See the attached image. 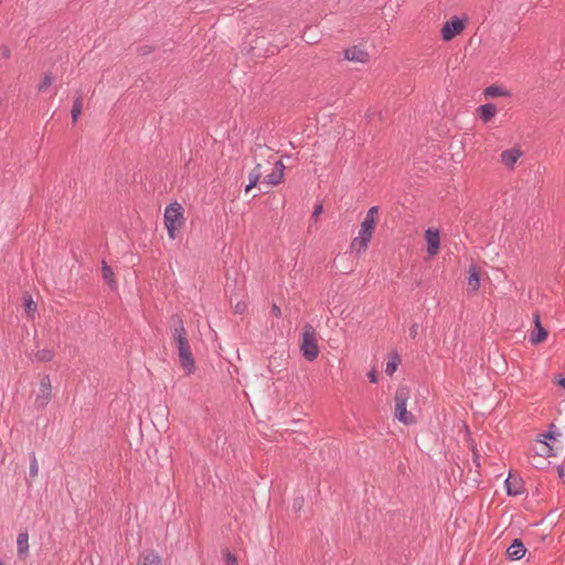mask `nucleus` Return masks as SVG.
<instances>
[{
  "mask_svg": "<svg viewBox=\"0 0 565 565\" xmlns=\"http://www.w3.org/2000/svg\"><path fill=\"white\" fill-rule=\"evenodd\" d=\"M163 218L169 238L175 239L178 232L185 223L183 206L178 202L169 204L164 210Z\"/></svg>",
  "mask_w": 565,
  "mask_h": 565,
  "instance_id": "1",
  "label": "nucleus"
},
{
  "mask_svg": "<svg viewBox=\"0 0 565 565\" xmlns=\"http://www.w3.org/2000/svg\"><path fill=\"white\" fill-rule=\"evenodd\" d=\"M411 397V388L407 385H399L396 390L395 402V418L404 425H412L416 423L414 414L407 411V402Z\"/></svg>",
  "mask_w": 565,
  "mask_h": 565,
  "instance_id": "2",
  "label": "nucleus"
},
{
  "mask_svg": "<svg viewBox=\"0 0 565 565\" xmlns=\"http://www.w3.org/2000/svg\"><path fill=\"white\" fill-rule=\"evenodd\" d=\"M300 350L308 361H313L319 355L318 334L316 329L309 323L302 328Z\"/></svg>",
  "mask_w": 565,
  "mask_h": 565,
  "instance_id": "3",
  "label": "nucleus"
},
{
  "mask_svg": "<svg viewBox=\"0 0 565 565\" xmlns=\"http://www.w3.org/2000/svg\"><path fill=\"white\" fill-rule=\"evenodd\" d=\"M467 19H461L459 17H452L450 20L445 22L441 28V39L446 42L451 41L454 38L459 35L466 28Z\"/></svg>",
  "mask_w": 565,
  "mask_h": 565,
  "instance_id": "4",
  "label": "nucleus"
},
{
  "mask_svg": "<svg viewBox=\"0 0 565 565\" xmlns=\"http://www.w3.org/2000/svg\"><path fill=\"white\" fill-rule=\"evenodd\" d=\"M52 398V382L49 375L41 377L39 391L36 393L34 404L38 408H44Z\"/></svg>",
  "mask_w": 565,
  "mask_h": 565,
  "instance_id": "5",
  "label": "nucleus"
},
{
  "mask_svg": "<svg viewBox=\"0 0 565 565\" xmlns=\"http://www.w3.org/2000/svg\"><path fill=\"white\" fill-rule=\"evenodd\" d=\"M377 213L379 207L372 206L367 210L366 215L361 223V228L359 231V235L367 237L370 241L372 239L376 223H377Z\"/></svg>",
  "mask_w": 565,
  "mask_h": 565,
  "instance_id": "6",
  "label": "nucleus"
},
{
  "mask_svg": "<svg viewBox=\"0 0 565 565\" xmlns=\"http://www.w3.org/2000/svg\"><path fill=\"white\" fill-rule=\"evenodd\" d=\"M523 151L519 146L505 149L500 153V162L507 169L513 170L519 159L522 157Z\"/></svg>",
  "mask_w": 565,
  "mask_h": 565,
  "instance_id": "7",
  "label": "nucleus"
},
{
  "mask_svg": "<svg viewBox=\"0 0 565 565\" xmlns=\"http://www.w3.org/2000/svg\"><path fill=\"white\" fill-rule=\"evenodd\" d=\"M179 362L186 375L195 372V360L191 350V345L178 350Z\"/></svg>",
  "mask_w": 565,
  "mask_h": 565,
  "instance_id": "8",
  "label": "nucleus"
},
{
  "mask_svg": "<svg viewBox=\"0 0 565 565\" xmlns=\"http://www.w3.org/2000/svg\"><path fill=\"white\" fill-rule=\"evenodd\" d=\"M535 452L541 457L557 456L563 452L561 445H551L545 438L541 437L536 440Z\"/></svg>",
  "mask_w": 565,
  "mask_h": 565,
  "instance_id": "9",
  "label": "nucleus"
},
{
  "mask_svg": "<svg viewBox=\"0 0 565 565\" xmlns=\"http://www.w3.org/2000/svg\"><path fill=\"white\" fill-rule=\"evenodd\" d=\"M344 58L353 62L365 64L370 60V54L362 45H353L344 51Z\"/></svg>",
  "mask_w": 565,
  "mask_h": 565,
  "instance_id": "10",
  "label": "nucleus"
},
{
  "mask_svg": "<svg viewBox=\"0 0 565 565\" xmlns=\"http://www.w3.org/2000/svg\"><path fill=\"white\" fill-rule=\"evenodd\" d=\"M425 239L427 243V254L429 257H435L440 248V234L436 228H428L425 232Z\"/></svg>",
  "mask_w": 565,
  "mask_h": 565,
  "instance_id": "11",
  "label": "nucleus"
},
{
  "mask_svg": "<svg viewBox=\"0 0 565 565\" xmlns=\"http://www.w3.org/2000/svg\"><path fill=\"white\" fill-rule=\"evenodd\" d=\"M172 340L177 350L190 347L188 332L181 320L178 321L172 330Z\"/></svg>",
  "mask_w": 565,
  "mask_h": 565,
  "instance_id": "12",
  "label": "nucleus"
},
{
  "mask_svg": "<svg viewBox=\"0 0 565 565\" xmlns=\"http://www.w3.org/2000/svg\"><path fill=\"white\" fill-rule=\"evenodd\" d=\"M285 166L281 161L274 163L273 170L268 173L264 180V183L268 185H277L284 180Z\"/></svg>",
  "mask_w": 565,
  "mask_h": 565,
  "instance_id": "13",
  "label": "nucleus"
},
{
  "mask_svg": "<svg viewBox=\"0 0 565 565\" xmlns=\"http://www.w3.org/2000/svg\"><path fill=\"white\" fill-rule=\"evenodd\" d=\"M467 285L468 289L476 294L480 288V280H481V271L480 268L476 265H471L468 269V278H467Z\"/></svg>",
  "mask_w": 565,
  "mask_h": 565,
  "instance_id": "14",
  "label": "nucleus"
},
{
  "mask_svg": "<svg viewBox=\"0 0 565 565\" xmlns=\"http://www.w3.org/2000/svg\"><path fill=\"white\" fill-rule=\"evenodd\" d=\"M477 115L484 122L491 121L498 114V109L493 104H484L477 108Z\"/></svg>",
  "mask_w": 565,
  "mask_h": 565,
  "instance_id": "15",
  "label": "nucleus"
},
{
  "mask_svg": "<svg viewBox=\"0 0 565 565\" xmlns=\"http://www.w3.org/2000/svg\"><path fill=\"white\" fill-rule=\"evenodd\" d=\"M535 329L530 335V341L534 344L543 342L547 338V331L542 327L540 317H534Z\"/></svg>",
  "mask_w": 565,
  "mask_h": 565,
  "instance_id": "16",
  "label": "nucleus"
},
{
  "mask_svg": "<svg viewBox=\"0 0 565 565\" xmlns=\"http://www.w3.org/2000/svg\"><path fill=\"white\" fill-rule=\"evenodd\" d=\"M526 548L520 540H514L508 547L507 554L510 559H521L525 555Z\"/></svg>",
  "mask_w": 565,
  "mask_h": 565,
  "instance_id": "17",
  "label": "nucleus"
},
{
  "mask_svg": "<svg viewBox=\"0 0 565 565\" xmlns=\"http://www.w3.org/2000/svg\"><path fill=\"white\" fill-rule=\"evenodd\" d=\"M138 565H163L160 555L154 551H148L140 555Z\"/></svg>",
  "mask_w": 565,
  "mask_h": 565,
  "instance_id": "18",
  "label": "nucleus"
},
{
  "mask_svg": "<svg viewBox=\"0 0 565 565\" xmlns=\"http://www.w3.org/2000/svg\"><path fill=\"white\" fill-rule=\"evenodd\" d=\"M263 177V164L257 163L255 168L248 174V184L245 188V192L248 193L256 184L259 182Z\"/></svg>",
  "mask_w": 565,
  "mask_h": 565,
  "instance_id": "19",
  "label": "nucleus"
},
{
  "mask_svg": "<svg viewBox=\"0 0 565 565\" xmlns=\"http://www.w3.org/2000/svg\"><path fill=\"white\" fill-rule=\"evenodd\" d=\"M371 241L367 237L358 235L351 241L350 248L356 253V255H362L367 249L369 243Z\"/></svg>",
  "mask_w": 565,
  "mask_h": 565,
  "instance_id": "20",
  "label": "nucleus"
},
{
  "mask_svg": "<svg viewBox=\"0 0 565 565\" xmlns=\"http://www.w3.org/2000/svg\"><path fill=\"white\" fill-rule=\"evenodd\" d=\"M541 437L545 438L551 445H561L563 447V451L565 450L564 443L561 440L562 434L557 431L554 424H552L550 426V430L542 434Z\"/></svg>",
  "mask_w": 565,
  "mask_h": 565,
  "instance_id": "21",
  "label": "nucleus"
},
{
  "mask_svg": "<svg viewBox=\"0 0 565 565\" xmlns=\"http://www.w3.org/2000/svg\"><path fill=\"white\" fill-rule=\"evenodd\" d=\"M507 491L510 495H519L523 493V483L512 476L505 480Z\"/></svg>",
  "mask_w": 565,
  "mask_h": 565,
  "instance_id": "22",
  "label": "nucleus"
},
{
  "mask_svg": "<svg viewBox=\"0 0 565 565\" xmlns=\"http://www.w3.org/2000/svg\"><path fill=\"white\" fill-rule=\"evenodd\" d=\"M484 96L488 97V98H494V97H507V96H510V93L509 90H507L505 88L501 87V86H498V85H491V86H488L484 92H483Z\"/></svg>",
  "mask_w": 565,
  "mask_h": 565,
  "instance_id": "23",
  "label": "nucleus"
},
{
  "mask_svg": "<svg viewBox=\"0 0 565 565\" xmlns=\"http://www.w3.org/2000/svg\"><path fill=\"white\" fill-rule=\"evenodd\" d=\"M17 548L19 556H25L29 552V535L22 532L17 537Z\"/></svg>",
  "mask_w": 565,
  "mask_h": 565,
  "instance_id": "24",
  "label": "nucleus"
},
{
  "mask_svg": "<svg viewBox=\"0 0 565 565\" xmlns=\"http://www.w3.org/2000/svg\"><path fill=\"white\" fill-rule=\"evenodd\" d=\"M102 274H103V278L109 285V287L113 289L116 288L117 284H116V279H115V274H114L111 267L106 262L102 263Z\"/></svg>",
  "mask_w": 565,
  "mask_h": 565,
  "instance_id": "25",
  "label": "nucleus"
},
{
  "mask_svg": "<svg viewBox=\"0 0 565 565\" xmlns=\"http://www.w3.org/2000/svg\"><path fill=\"white\" fill-rule=\"evenodd\" d=\"M399 363H401V359H399L398 354L391 353L388 356V360L386 362L385 373L387 375L392 376L396 372Z\"/></svg>",
  "mask_w": 565,
  "mask_h": 565,
  "instance_id": "26",
  "label": "nucleus"
},
{
  "mask_svg": "<svg viewBox=\"0 0 565 565\" xmlns=\"http://www.w3.org/2000/svg\"><path fill=\"white\" fill-rule=\"evenodd\" d=\"M55 352L51 348L40 349L35 352L34 358L38 362H50L54 359Z\"/></svg>",
  "mask_w": 565,
  "mask_h": 565,
  "instance_id": "27",
  "label": "nucleus"
},
{
  "mask_svg": "<svg viewBox=\"0 0 565 565\" xmlns=\"http://www.w3.org/2000/svg\"><path fill=\"white\" fill-rule=\"evenodd\" d=\"M82 108H83V102H82V98L78 97L74 102V105H73V108H72V119H73V122L77 121L78 117L82 114Z\"/></svg>",
  "mask_w": 565,
  "mask_h": 565,
  "instance_id": "28",
  "label": "nucleus"
},
{
  "mask_svg": "<svg viewBox=\"0 0 565 565\" xmlns=\"http://www.w3.org/2000/svg\"><path fill=\"white\" fill-rule=\"evenodd\" d=\"M25 311L29 316H33L36 310V303L33 301L31 296L24 298Z\"/></svg>",
  "mask_w": 565,
  "mask_h": 565,
  "instance_id": "29",
  "label": "nucleus"
},
{
  "mask_svg": "<svg viewBox=\"0 0 565 565\" xmlns=\"http://www.w3.org/2000/svg\"><path fill=\"white\" fill-rule=\"evenodd\" d=\"M53 76L51 74H46L43 79L41 81V83L39 84V90L40 92H45L49 89V87L53 84Z\"/></svg>",
  "mask_w": 565,
  "mask_h": 565,
  "instance_id": "30",
  "label": "nucleus"
},
{
  "mask_svg": "<svg viewBox=\"0 0 565 565\" xmlns=\"http://www.w3.org/2000/svg\"><path fill=\"white\" fill-rule=\"evenodd\" d=\"M224 559L227 565H238V561L234 554L231 552H226L224 555Z\"/></svg>",
  "mask_w": 565,
  "mask_h": 565,
  "instance_id": "31",
  "label": "nucleus"
},
{
  "mask_svg": "<svg viewBox=\"0 0 565 565\" xmlns=\"http://www.w3.org/2000/svg\"><path fill=\"white\" fill-rule=\"evenodd\" d=\"M417 334H418V324L414 323L409 328V335L414 339L417 337Z\"/></svg>",
  "mask_w": 565,
  "mask_h": 565,
  "instance_id": "32",
  "label": "nucleus"
},
{
  "mask_svg": "<svg viewBox=\"0 0 565 565\" xmlns=\"http://www.w3.org/2000/svg\"><path fill=\"white\" fill-rule=\"evenodd\" d=\"M39 472L36 460L34 459L33 462L30 465V473L32 476H36Z\"/></svg>",
  "mask_w": 565,
  "mask_h": 565,
  "instance_id": "33",
  "label": "nucleus"
},
{
  "mask_svg": "<svg viewBox=\"0 0 565 565\" xmlns=\"http://www.w3.org/2000/svg\"><path fill=\"white\" fill-rule=\"evenodd\" d=\"M367 377L370 380V382L372 383H376L377 382V373L375 370H372L371 372L367 373Z\"/></svg>",
  "mask_w": 565,
  "mask_h": 565,
  "instance_id": "34",
  "label": "nucleus"
},
{
  "mask_svg": "<svg viewBox=\"0 0 565 565\" xmlns=\"http://www.w3.org/2000/svg\"><path fill=\"white\" fill-rule=\"evenodd\" d=\"M271 313L275 317L279 318L281 316V310H280V308L277 305H273Z\"/></svg>",
  "mask_w": 565,
  "mask_h": 565,
  "instance_id": "35",
  "label": "nucleus"
},
{
  "mask_svg": "<svg viewBox=\"0 0 565 565\" xmlns=\"http://www.w3.org/2000/svg\"><path fill=\"white\" fill-rule=\"evenodd\" d=\"M322 213V205L319 204L318 206H316L315 211H313V216L315 217H318L320 214Z\"/></svg>",
  "mask_w": 565,
  "mask_h": 565,
  "instance_id": "36",
  "label": "nucleus"
},
{
  "mask_svg": "<svg viewBox=\"0 0 565 565\" xmlns=\"http://www.w3.org/2000/svg\"><path fill=\"white\" fill-rule=\"evenodd\" d=\"M558 385L565 388V376L558 380Z\"/></svg>",
  "mask_w": 565,
  "mask_h": 565,
  "instance_id": "37",
  "label": "nucleus"
},
{
  "mask_svg": "<svg viewBox=\"0 0 565 565\" xmlns=\"http://www.w3.org/2000/svg\"><path fill=\"white\" fill-rule=\"evenodd\" d=\"M244 307H245L244 305H243V306H241V305L238 303V305L236 306V309H235V310H236V312H242V311H243V309H244Z\"/></svg>",
  "mask_w": 565,
  "mask_h": 565,
  "instance_id": "38",
  "label": "nucleus"
},
{
  "mask_svg": "<svg viewBox=\"0 0 565 565\" xmlns=\"http://www.w3.org/2000/svg\"><path fill=\"white\" fill-rule=\"evenodd\" d=\"M0 565H3V564L0 562Z\"/></svg>",
  "mask_w": 565,
  "mask_h": 565,
  "instance_id": "39",
  "label": "nucleus"
}]
</instances>
